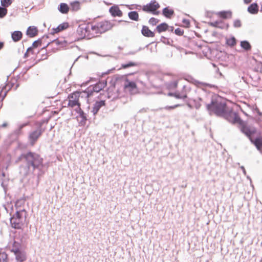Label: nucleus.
Wrapping results in <instances>:
<instances>
[{
  "label": "nucleus",
  "instance_id": "35",
  "mask_svg": "<svg viewBox=\"0 0 262 262\" xmlns=\"http://www.w3.org/2000/svg\"><path fill=\"white\" fill-rule=\"evenodd\" d=\"M29 124V122H27L24 123L20 124L18 126V128L15 130V133L19 134L21 133V129L26 126Z\"/></svg>",
  "mask_w": 262,
  "mask_h": 262
},
{
  "label": "nucleus",
  "instance_id": "4",
  "mask_svg": "<svg viewBox=\"0 0 262 262\" xmlns=\"http://www.w3.org/2000/svg\"><path fill=\"white\" fill-rule=\"evenodd\" d=\"M107 84L106 81L105 80H101L97 82L95 85H92L87 88L82 93V95L85 96V98H88L93 96L94 93H98L101 90H103Z\"/></svg>",
  "mask_w": 262,
  "mask_h": 262
},
{
  "label": "nucleus",
  "instance_id": "9",
  "mask_svg": "<svg viewBox=\"0 0 262 262\" xmlns=\"http://www.w3.org/2000/svg\"><path fill=\"white\" fill-rule=\"evenodd\" d=\"M223 117L226 118L228 121L232 123H242V120L240 118L237 113L232 111L229 112L227 109L226 111V115H223Z\"/></svg>",
  "mask_w": 262,
  "mask_h": 262
},
{
  "label": "nucleus",
  "instance_id": "3",
  "mask_svg": "<svg viewBox=\"0 0 262 262\" xmlns=\"http://www.w3.org/2000/svg\"><path fill=\"white\" fill-rule=\"evenodd\" d=\"M28 215L26 210H19L10 218V222L12 228L15 229H21L26 223Z\"/></svg>",
  "mask_w": 262,
  "mask_h": 262
},
{
  "label": "nucleus",
  "instance_id": "37",
  "mask_svg": "<svg viewBox=\"0 0 262 262\" xmlns=\"http://www.w3.org/2000/svg\"><path fill=\"white\" fill-rule=\"evenodd\" d=\"M180 106H181V104H176V105H172V106H165L164 107L159 108L158 110H162V109H165V110H171L174 109V108H175L176 107H179Z\"/></svg>",
  "mask_w": 262,
  "mask_h": 262
},
{
  "label": "nucleus",
  "instance_id": "8",
  "mask_svg": "<svg viewBox=\"0 0 262 262\" xmlns=\"http://www.w3.org/2000/svg\"><path fill=\"white\" fill-rule=\"evenodd\" d=\"M238 124L239 125L241 131L246 135L249 139L254 136V134L256 132L255 128L248 125L247 124L244 122L243 120L242 123H239Z\"/></svg>",
  "mask_w": 262,
  "mask_h": 262
},
{
  "label": "nucleus",
  "instance_id": "36",
  "mask_svg": "<svg viewBox=\"0 0 262 262\" xmlns=\"http://www.w3.org/2000/svg\"><path fill=\"white\" fill-rule=\"evenodd\" d=\"M7 14V9L0 6V18L4 17Z\"/></svg>",
  "mask_w": 262,
  "mask_h": 262
},
{
  "label": "nucleus",
  "instance_id": "29",
  "mask_svg": "<svg viewBox=\"0 0 262 262\" xmlns=\"http://www.w3.org/2000/svg\"><path fill=\"white\" fill-rule=\"evenodd\" d=\"M217 14L220 17L224 19L231 17V13L230 11H221L218 12Z\"/></svg>",
  "mask_w": 262,
  "mask_h": 262
},
{
  "label": "nucleus",
  "instance_id": "18",
  "mask_svg": "<svg viewBox=\"0 0 262 262\" xmlns=\"http://www.w3.org/2000/svg\"><path fill=\"white\" fill-rule=\"evenodd\" d=\"M26 200L24 198H20L17 200L15 203L16 211L19 210H25L23 207L25 205Z\"/></svg>",
  "mask_w": 262,
  "mask_h": 262
},
{
  "label": "nucleus",
  "instance_id": "15",
  "mask_svg": "<svg viewBox=\"0 0 262 262\" xmlns=\"http://www.w3.org/2000/svg\"><path fill=\"white\" fill-rule=\"evenodd\" d=\"M105 101L100 100L96 101L93 105V107L91 111L93 115H95L99 111L100 108L105 105Z\"/></svg>",
  "mask_w": 262,
  "mask_h": 262
},
{
  "label": "nucleus",
  "instance_id": "28",
  "mask_svg": "<svg viewBox=\"0 0 262 262\" xmlns=\"http://www.w3.org/2000/svg\"><path fill=\"white\" fill-rule=\"evenodd\" d=\"M128 17L133 20L138 21L139 20V14L137 11H131L128 13Z\"/></svg>",
  "mask_w": 262,
  "mask_h": 262
},
{
  "label": "nucleus",
  "instance_id": "1",
  "mask_svg": "<svg viewBox=\"0 0 262 262\" xmlns=\"http://www.w3.org/2000/svg\"><path fill=\"white\" fill-rule=\"evenodd\" d=\"M20 158L25 160L28 169L40 170L43 167V159L36 152L28 151L21 154Z\"/></svg>",
  "mask_w": 262,
  "mask_h": 262
},
{
  "label": "nucleus",
  "instance_id": "27",
  "mask_svg": "<svg viewBox=\"0 0 262 262\" xmlns=\"http://www.w3.org/2000/svg\"><path fill=\"white\" fill-rule=\"evenodd\" d=\"M168 29V26L166 23H162L156 27V30L159 33L166 31Z\"/></svg>",
  "mask_w": 262,
  "mask_h": 262
},
{
  "label": "nucleus",
  "instance_id": "48",
  "mask_svg": "<svg viewBox=\"0 0 262 262\" xmlns=\"http://www.w3.org/2000/svg\"><path fill=\"white\" fill-rule=\"evenodd\" d=\"M241 168L242 170L244 175H246V170L245 169V167L243 166H241Z\"/></svg>",
  "mask_w": 262,
  "mask_h": 262
},
{
  "label": "nucleus",
  "instance_id": "43",
  "mask_svg": "<svg viewBox=\"0 0 262 262\" xmlns=\"http://www.w3.org/2000/svg\"><path fill=\"white\" fill-rule=\"evenodd\" d=\"M41 41L40 39H38V40H37L34 41L32 44V47L33 48L38 47V46L41 45Z\"/></svg>",
  "mask_w": 262,
  "mask_h": 262
},
{
  "label": "nucleus",
  "instance_id": "45",
  "mask_svg": "<svg viewBox=\"0 0 262 262\" xmlns=\"http://www.w3.org/2000/svg\"><path fill=\"white\" fill-rule=\"evenodd\" d=\"M233 26L235 28H239L241 26V22L239 19L234 20Z\"/></svg>",
  "mask_w": 262,
  "mask_h": 262
},
{
  "label": "nucleus",
  "instance_id": "25",
  "mask_svg": "<svg viewBox=\"0 0 262 262\" xmlns=\"http://www.w3.org/2000/svg\"><path fill=\"white\" fill-rule=\"evenodd\" d=\"M75 110L79 114V116L82 119L81 120V122H83L84 123H85V122L87 120L86 114L84 113V112L81 110L80 107L75 108Z\"/></svg>",
  "mask_w": 262,
  "mask_h": 262
},
{
  "label": "nucleus",
  "instance_id": "47",
  "mask_svg": "<svg viewBox=\"0 0 262 262\" xmlns=\"http://www.w3.org/2000/svg\"><path fill=\"white\" fill-rule=\"evenodd\" d=\"M32 47H29V48H28L27 51L26 53H25V57H26V56H27V54H28V53L29 52H30V51H32Z\"/></svg>",
  "mask_w": 262,
  "mask_h": 262
},
{
  "label": "nucleus",
  "instance_id": "16",
  "mask_svg": "<svg viewBox=\"0 0 262 262\" xmlns=\"http://www.w3.org/2000/svg\"><path fill=\"white\" fill-rule=\"evenodd\" d=\"M109 12L111 15L114 16L121 17L122 16V12L120 10L119 7L117 5L112 6L110 9Z\"/></svg>",
  "mask_w": 262,
  "mask_h": 262
},
{
  "label": "nucleus",
  "instance_id": "49",
  "mask_svg": "<svg viewBox=\"0 0 262 262\" xmlns=\"http://www.w3.org/2000/svg\"><path fill=\"white\" fill-rule=\"evenodd\" d=\"M252 0H244V3L246 4H248L252 2Z\"/></svg>",
  "mask_w": 262,
  "mask_h": 262
},
{
  "label": "nucleus",
  "instance_id": "41",
  "mask_svg": "<svg viewBox=\"0 0 262 262\" xmlns=\"http://www.w3.org/2000/svg\"><path fill=\"white\" fill-rule=\"evenodd\" d=\"M0 259L2 262H8L7 255L5 253L0 254Z\"/></svg>",
  "mask_w": 262,
  "mask_h": 262
},
{
  "label": "nucleus",
  "instance_id": "54",
  "mask_svg": "<svg viewBox=\"0 0 262 262\" xmlns=\"http://www.w3.org/2000/svg\"><path fill=\"white\" fill-rule=\"evenodd\" d=\"M7 124L6 123H4L2 124V127H6V126H7Z\"/></svg>",
  "mask_w": 262,
  "mask_h": 262
},
{
  "label": "nucleus",
  "instance_id": "38",
  "mask_svg": "<svg viewBox=\"0 0 262 262\" xmlns=\"http://www.w3.org/2000/svg\"><path fill=\"white\" fill-rule=\"evenodd\" d=\"M52 42L54 44H55L56 46H63L66 43L65 40L60 41L58 39L53 40L52 41Z\"/></svg>",
  "mask_w": 262,
  "mask_h": 262
},
{
  "label": "nucleus",
  "instance_id": "31",
  "mask_svg": "<svg viewBox=\"0 0 262 262\" xmlns=\"http://www.w3.org/2000/svg\"><path fill=\"white\" fill-rule=\"evenodd\" d=\"M178 81L174 80L167 84V87L169 89H174L177 87Z\"/></svg>",
  "mask_w": 262,
  "mask_h": 262
},
{
  "label": "nucleus",
  "instance_id": "42",
  "mask_svg": "<svg viewBox=\"0 0 262 262\" xmlns=\"http://www.w3.org/2000/svg\"><path fill=\"white\" fill-rule=\"evenodd\" d=\"M174 33L176 34H177L179 36H181L183 34L184 31L181 28H177L176 29H175Z\"/></svg>",
  "mask_w": 262,
  "mask_h": 262
},
{
  "label": "nucleus",
  "instance_id": "46",
  "mask_svg": "<svg viewBox=\"0 0 262 262\" xmlns=\"http://www.w3.org/2000/svg\"><path fill=\"white\" fill-rule=\"evenodd\" d=\"M183 23L185 25H186V26H187L189 25V23H189V21L188 20H187V19H184L183 20Z\"/></svg>",
  "mask_w": 262,
  "mask_h": 262
},
{
  "label": "nucleus",
  "instance_id": "14",
  "mask_svg": "<svg viewBox=\"0 0 262 262\" xmlns=\"http://www.w3.org/2000/svg\"><path fill=\"white\" fill-rule=\"evenodd\" d=\"M250 141L256 147L257 149L262 148V137L260 136L254 137V136L250 139Z\"/></svg>",
  "mask_w": 262,
  "mask_h": 262
},
{
  "label": "nucleus",
  "instance_id": "11",
  "mask_svg": "<svg viewBox=\"0 0 262 262\" xmlns=\"http://www.w3.org/2000/svg\"><path fill=\"white\" fill-rule=\"evenodd\" d=\"M187 87L185 85H183L181 92L177 91L175 93H169L168 96L174 97L177 99H185L187 98Z\"/></svg>",
  "mask_w": 262,
  "mask_h": 262
},
{
  "label": "nucleus",
  "instance_id": "13",
  "mask_svg": "<svg viewBox=\"0 0 262 262\" xmlns=\"http://www.w3.org/2000/svg\"><path fill=\"white\" fill-rule=\"evenodd\" d=\"M124 88L128 90L132 93L136 92L137 91V85L134 81H129L126 80L124 84Z\"/></svg>",
  "mask_w": 262,
  "mask_h": 262
},
{
  "label": "nucleus",
  "instance_id": "17",
  "mask_svg": "<svg viewBox=\"0 0 262 262\" xmlns=\"http://www.w3.org/2000/svg\"><path fill=\"white\" fill-rule=\"evenodd\" d=\"M68 27H69V24L68 23H63L60 24L57 27L53 28L52 29L51 34H54L55 33L59 32L67 29Z\"/></svg>",
  "mask_w": 262,
  "mask_h": 262
},
{
  "label": "nucleus",
  "instance_id": "53",
  "mask_svg": "<svg viewBox=\"0 0 262 262\" xmlns=\"http://www.w3.org/2000/svg\"><path fill=\"white\" fill-rule=\"evenodd\" d=\"M136 51H134V52H129L128 53V54H131V55H133V54H135L136 53Z\"/></svg>",
  "mask_w": 262,
  "mask_h": 262
},
{
  "label": "nucleus",
  "instance_id": "5",
  "mask_svg": "<svg viewBox=\"0 0 262 262\" xmlns=\"http://www.w3.org/2000/svg\"><path fill=\"white\" fill-rule=\"evenodd\" d=\"M83 92H74L73 93L70 94L68 97V105L69 107L74 108L80 107V103L79 102L80 97H85V96L82 94Z\"/></svg>",
  "mask_w": 262,
  "mask_h": 262
},
{
  "label": "nucleus",
  "instance_id": "10",
  "mask_svg": "<svg viewBox=\"0 0 262 262\" xmlns=\"http://www.w3.org/2000/svg\"><path fill=\"white\" fill-rule=\"evenodd\" d=\"M43 130L39 127L36 130L30 133L29 135V141L31 145L33 146L39 137L41 136Z\"/></svg>",
  "mask_w": 262,
  "mask_h": 262
},
{
  "label": "nucleus",
  "instance_id": "32",
  "mask_svg": "<svg viewBox=\"0 0 262 262\" xmlns=\"http://www.w3.org/2000/svg\"><path fill=\"white\" fill-rule=\"evenodd\" d=\"M12 2L11 0H1V5L4 8H7L9 6H10L12 4Z\"/></svg>",
  "mask_w": 262,
  "mask_h": 262
},
{
  "label": "nucleus",
  "instance_id": "44",
  "mask_svg": "<svg viewBox=\"0 0 262 262\" xmlns=\"http://www.w3.org/2000/svg\"><path fill=\"white\" fill-rule=\"evenodd\" d=\"M221 24V21H215L211 23V25L213 27H219L221 28H223V26H220V24Z\"/></svg>",
  "mask_w": 262,
  "mask_h": 262
},
{
  "label": "nucleus",
  "instance_id": "34",
  "mask_svg": "<svg viewBox=\"0 0 262 262\" xmlns=\"http://www.w3.org/2000/svg\"><path fill=\"white\" fill-rule=\"evenodd\" d=\"M137 63L134 62L129 61L127 63H123L121 64V68L123 69H126L130 67L136 66Z\"/></svg>",
  "mask_w": 262,
  "mask_h": 262
},
{
  "label": "nucleus",
  "instance_id": "19",
  "mask_svg": "<svg viewBox=\"0 0 262 262\" xmlns=\"http://www.w3.org/2000/svg\"><path fill=\"white\" fill-rule=\"evenodd\" d=\"M37 29L34 26L29 27L26 32L27 35L30 37H34L37 35Z\"/></svg>",
  "mask_w": 262,
  "mask_h": 262
},
{
  "label": "nucleus",
  "instance_id": "2",
  "mask_svg": "<svg viewBox=\"0 0 262 262\" xmlns=\"http://www.w3.org/2000/svg\"><path fill=\"white\" fill-rule=\"evenodd\" d=\"M206 107L210 115L215 114L220 117L226 115L228 109L226 102L219 97L213 99L210 103L206 105Z\"/></svg>",
  "mask_w": 262,
  "mask_h": 262
},
{
  "label": "nucleus",
  "instance_id": "21",
  "mask_svg": "<svg viewBox=\"0 0 262 262\" xmlns=\"http://www.w3.org/2000/svg\"><path fill=\"white\" fill-rule=\"evenodd\" d=\"M23 36V34L20 31H15L11 33V37L14 42L19 41Z\"/></svg>",
  "mask_w": 262,
  "mask_h": 262
},
{
  "label": "nucleus",
  "instance_id": "6",
  "mask_svg": "<svg viewBox=\"0 0 262 262\" xmlns=\"http://www.w3.org/2000/svg\"><path fill=\"white\" fill-rule=\"evenodd\" d=\"M111 28V25L108 21H103L91 26V30L96 33H102Z\"/></svg>",
  "mask_w": 262,
  "mask_h": 262
},
{
  "label": "nucleus",
  "instance_id": "59",
  "mask_svg": "<svg viewBox=\"0 0 262 262\" xmlns=\"http://www.w3.org/2000/svg\"><path fill=\"white\" fill-rule=\"evenodd\" d=\"M78 58H77V59H75V62H76Z\"/></svg>",
  "mask_w": 262,
  "mask_h": 262
},
{
  "label": "nucleus",
  "instance_id": "22",
  "mask_svg": "<svg viewBox=\"0 0 262 262\" xmlns=\"http://www.w3.org/2000/svg\"><path fill=\"white\" fill-rule=\"evenodd\" d=\"M248 11L249 13L252 14L257 13L258 11V5L255 3L251 4L248 8Z\"/></svg>",
  "mask_w": 262,
  "mask_h": 262
},
{
  "label": "nucleus",
  "instance_id": "51",
  "mask_svg": "<svg viewBox=\"0 0 262 262\" xmlns=\"http://www.w3.org/2000/svg\"><path fill=\"white\" fill-rule=\"evenodd\" d=\"M5 88V86H3L2 88H0V97L1 96V95H2V92H3V90Z\"/></svg>",
  "mask_w": 262,
  "mask_h": 262
},
{
  "label": "nucleus",
  "instance_id": "20",
  "mask_svg": "<svg viewBox=\"0 0 262 262\" xmlns=\"http://www.w3.org/2000/svg\"><path fill=\"white\" fill-rule=\"evenodd\" d=\"M142 34L148 37H152L155 36V33L150 30L147 26H143L141 30Z\"/></svg>",
  "mask_w": 262,
  "mask_h": 262
},
{
  "label": "nucleus",
  "instance_id": "56",
  "mask_svg": "<svg viewBox=\"0 0 262 262\" xmlns=\"http://www.w3.org/2000/svg\"><path fill=\"white\" fill-rule=\"evenodd\" d=\"M261 12H262V3L261 4V7H260V10Z\"/></svg>",
  "mask_w": 262,
  "mask_h": 262
},
{
  "label": "nucleus",
  "instance_id": "33",
  "mask_svg": "<svg viewBox=\"0 0 262 262\" xmlns=\"http://www.w3.org/2000/svg\"><path fill=\"white\" fill-rule=\"evenodd\" d=\"M226 43L231 47L234 46L236 44V39L234 37L228 38L226 40Z\"/></svg>",
  "mask_w": 262,
  "mask_h": 262
},
{
  "label": "nucleus",
  "instance_id": "26",
  "mask_svg": "<svg viewBox=\"0 0 262 262\" xmlns=\"http://www.w3.org/2000/svg\"><path fill=\"white\" fill-rule=\"evenodd\" d=\"M163 15L167 18H170L171 16L173 14L174 11L172 9H168V7H166L163 9L162 11Z\"/></svg>",
  "mask_w": 262,
  "mask_h": 262
},
{
  "label": "nucleus",
  "instance_id": "39",
  "mask_svg": "<svg viewBox=\"0 0 262 262\" xmlns=\"http://www.w3.org/2000/svg\"><path fill=\"white\" fill-rule=\"evenodd\" d=\"M202 101V99L199 98L198 99H196L194 100V107L196 109H199L201 106V102Z\"/></svg>",
  "mask_w": 262,
  "mask_h": 262
},
{
  "label": "nucleus",
  "instance_id": "7",
  "mask_svg": "<svg viewBox=\"0 0 262 262\" xmlns=\"http://www.w3.org/2000/svg\"><path fill=\"white\" fill-rule=\"evenodd\" d=\"M159 8L160 5L155 0H152L149 3L143 6L142 10L154 15H158L159 11H158L157 9Z\"/></svg>",
  "mask_w": 262,
  "mask_h": 262
},
{
  "label": "nucleus",
  "instance_id": "12",
  "mask_svg": "<svg viewBox=\"0 0 262 262\" xmlns=\"http://www.w3.org/2000/svg\"><path fill=\"white\" fill-rule=\"evenodd\" d=\"M12 252H14L16 260L19 262H23L27 259L26 254L25 252L18 248L13 249Z\"/></svg>",
  "mask_w": 262,
  "mask_h": 262
},
{
  "label": "nucleus",
  "instance_id": "52",
  "mask_svg": "<svg viewBox=\"0 0 262 262\" xmlns=\"http://www.w3.org/2000/svg\"><path fill=\"white\" fill-rule=\"evenodd\" d=\"M4 43L3 42L0 41V50L3 48Z\"/></svg>",
  "mask_w": 262,
  "mask_h": 262
},
{
  "label": "nucleus",
  "instance_id": "57",
  "mask_svg": "<svg viewBox=\"0 0 262 262\" xmlns=\"http://www.w3.org/2000/svg\"><path fill=\"white\" fill-rule=\"evenodd\" d=\"M220 26H222V23L221 21V24H220Z\"/></svg>",
  "mask_w": 262,
  "mask_h": 262
},
{
  "label": "nucleus",
  "instance_id": "30",
  "mask_svg": "<svg viewBox=\"0 0 262 262\" xmlns=\"http://www.w3.org/2000/svg\"><path fill=\"white\" fill-rule=\"evenodd\" d=\"M241 46L242 48L246 51H249L251 49V46L248 41L244 40L241 42Z\"/></svg>",
  "mask_w": 262,
  "mask_h": 262
},
{
  "label": "nucleus",
  "instance_id": "40",
  "mask_svg": "<svg viewBox=\"0 0 262 262\" xmlns=\"http://www.w3.org/2000/svg\"><path fill=\"white\" fill-rule=\"evenodd\" d=\"M159 22V20L156 18L151 17L149 20V23L152 26L156 25Z\"/></svg>",
  "mask_w": 262,
  "mask_h": 262
},
{
  "label": "nucleus",
  "instance_id": "58",
  "mask_svg": "<svg viewBox=\"0 0 262 262\" xmlns=\"http://www.w3.org/2000/svg\"><path fill=\"white\" fill-rule=\"evenodd\" d=\"M18 85L17 84V85L15 86V90H16V89H17V88L18 87Z\"/></svg>",
  "mask_w": 262,
  "mask_h": 262
},
{
  "label": "nucleus",
  "instance_id": "50",
  "mask_svg": "<svg viewBox=\"0 0 262 262\" xmlns=\"http://www.w3.org/2000/svg\"><path fill=\"white\" fill-rule=\"evenodd\" d=\"M173 29H174L173 27H169V26H168V29L167 30H168V31H169L172 32V31H173Z\"/></svg>",
  "mask_w": 262,
  "mask_h": 262
},
{
  "label": "nucleus",
  "instance_id": "23",
  "mask_svg": "<svg viewBox=\"0 0 262 262\" xmlns=\"http://www.w3.org/2000/svg\"><path fill=\"white\" fill-rule=\"evenodd\" d=\"M58 9L61 13L67 14L70 10V7L66 3H61L59 5Z\"/></svg>",
  "mask_w": 262,
  "mask_h": 262
},
{
  "label": "nucleus",
  "instance_id": "55",
  "mask_svg": "<svg viewBox=\"0 0 262 262\" xmlns=\"http://www.w3.org/2000/svg\"><path fill=\"white\" fill-rule=\"evenodd\" d=\"M6 92H5L4 95L2 99H3L4 98V97H5V96H6Z\"/></svg>",
  "mask_w": 262,
  "mask_h": 262
},
{
  "label": "nucleus",
  "instance_id": "24",
  "mask_svg": "<svg viewBox=\"0 0 262 262\" xmlns=\"http://www.w3.org/2000/svg\"><path fill=\"white\" fill-rule=\"evenodd\" d=\"M70 10L77 11L80 9V4L78 1H74L70 3Z\"/></svg>",
  "mask_w": 262,
  "mask_h": 262
}]
</instances>
